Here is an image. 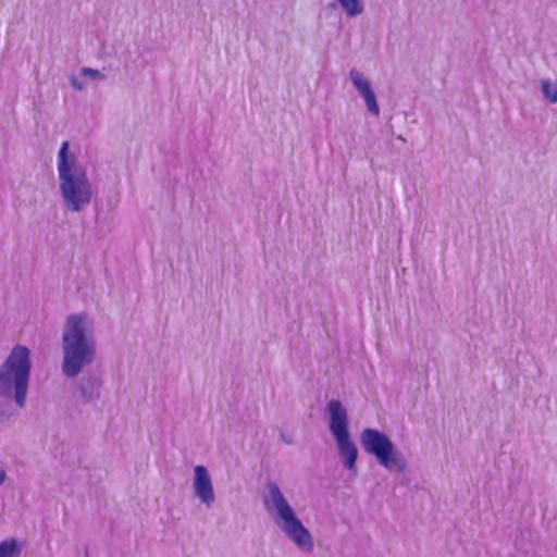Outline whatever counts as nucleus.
<instances>
[{
    "label": "nucleus",
    "instance_id": "f8f14e48",
    "mask_svg": "<svg viewBox=\"0 0 557 557\" xmlns=\"http://www.w3.org/2000/svg\"><path fill=\"white\" fill-rule=\"evenodd\" d=\"M83 74L84 75H90L92 78H100L101 77V74L97 70H91V69H88V67H85L83 70Z\"/></svg>",
    "mask_w": 557,
    "mask_h": 557
},
{
    "label": "nucleus",
    "instance_id": "7ed1b4c3",
    "mask_svg": "<svg viewBox=\"0 0 557 557\" xmlns=\"http://www.w3.org/2000/svg\"><path fill=\"white\" fill-rule=\"evenodd\" d=\"M30 372L29 351L24 346L13 348L5 363L0 369V394H9L15 388V401L23 407L26 398Z\"/></svg>",
    "mask_w": 557,
    "mask_h": 557
},
{
    "label": "nucleus",
    "instance_id": "39448f33",
    "mask_svg": "<svg viewBox=\"0 0 557 557\" xmlns=\"http://www.w3.org/2000/svg\"><path fill=\"white\" fill-rule=\"evenodd\" d=\"M271 496L273 503L275 504L278 516L284 521V529L287 535L302 550H312L313 543L310 533L296 518L293 509L287 504L277 486L271 488Z\"/></svg>",
    "mask_w": 557,
    "mask_h": 557
},
{
    "label": "nucleus",
    "instance_id": "f03ea898",
    "mask_svg": "<svg viewBox=\"0 0 557 557\" xmlns=\"http://www.w3.org/2000/svg\"><path fill=\"white\" fill-rule=\"evenodd\" d=\"M67 149L69 143L64 141L58 160L60 187L67 208L78 211L90 201L91 189L82 166L74 159L67 160Z\"/></svg>",
    "mask_w": 557,
    "mask_h": 557
},
{
    "label": "nucleus",
    "instance_id": "ddd939ff",
    "mask_svg": "<svg viewBox=\"0 0 557 557\" xmlns=\"http://www.w3.org/2000/svg\"><path fill=\"white\" fill-rule=\"evenodd\" d=\"M4 476H5L4 471H1V472H0V484L3 482Z\"/></svg>",
    "mask_w": 557,
    "mask_h": 557
},
{
    "label": "nucleus",
    "instance_id": "f257e3e1",
    "mask_svg": "<svg viewBox=\"0 0 557 557\" xmlns=\"http://www.w3.org/2000/svg\"><path fill=\"white\" fill-rule=\"evenodd\" d=\"M64 360L63 371L67 376H75L85 364L94 358V343L87 334L84 318L72 315L66 321L63 334Z\"/></svg>",
    "mask_w": 557,
    "mask_h": 557
},
{
    "label": "nucleus",
    "instance_id": "20e7f679",
    "mask_svg": "<svg viewBox=\"0 0 557 557\" xmlns=\"http://www.w3.org/2000/svg\"><path fill=\"white\" fill-rule=\"evenodd\" d=\"M330 410V429L337 441L338 449L344 458L345 466L349 470H355L357 460V448L349 440L347 428V414L338 400L329 403Z\"/></svg>",
    "mask_w": 557,
    "mask_h": 557
},
{
    "label": "nucleus",
    "instance_id": "0eeeda50",
    "mask_svg": "<svg viewBox=\"0 0 557 557\" xmlns=\"http://www.w3.org/2000/svg\"><path fill=\"white\" fill-rule=\"evenodd\" d=\"M195 492L198 497L210 505L214 499L213 488L211 484V479L207 472V469L203 466L195 467V481H194Z\"/></svg>",
    "mask_w": 557,
    "mask_h": 557
},
{
    "label": "nucleus",
    "instance_id": "6e6552de",
    "mask_svg": "<svg viewBox=\"0 0 557 557\" xmlns=\"http://www.w3.org/2000/svg\"><path fill=\"white\" fill-rule=\"evenodd\" d=\"M350 77H351V81H352L355 87L358 89L360 95L364 98L368 110L372 114L379 115V112H380L379 106L376 103L375 96H374L373 91L371 90L369 82L366 78H363L362 75L357 71H352L350 73Z\"/></svg>",
    "mask_w": 557,
    "mask_h": 557
},
{
    "label": "nucleus",
    "instance_id": "423d86ee",
    "mask_svg": "<svg viewBox=\"0 0 557 557\" xmlns=\"http://www.w3.org/2000/svg\"><path fill=\"white\" fill-rule=\"evenodd\" d=\"M361 443L364 450L374 455L384 468L399 471L404 469L401 458L394 451L392 442L383 433L373 429H364L361 433Z\"/></svg>",
    "mask_w": 557,
    "mask_h": 557
},
{
    "label": "nucleus",
    "instance_id": "9b49d317",
    "mask_svg": "<svg viewBox=\"0 0 557 557\" xmlns=\"http://www.w3.org/2000/svg\"><path fill=\"white\" fill-rule=\"evenodd\" d=\"M542 91L550 102L557 101V87L547 81L542 82Z\"/></svg>",
    "mask_w": 557,
    "mask_h": 557
},
{
    "label": "nucleus",
    "instance_id": "9d476101",
    "mask_svg": "<svg viewBox=\"0 0 557 557\" xmlns=\"http://www.w3.org/2000/svg\"><path fill=\"white\" fill-rule=\"evenodd\" d=\"M342 7L346 10L347 14L355 16L362 12V5L359 0H338Z\"/></svg>",
    "mask_w": 557,
    "mask_h": 557
},
{
    "label": "nucleus",
    "instance_id": "1a4fd4ad",
    "mask_svg": "<svg viewBox=\"0 0 557 557\" xmlns=\"http://www.w3.org/2000/svg\"><path fill=\"white\" fill-rule=\"evenodd\" d=\"M20 547L15 541H4L0 543V557H17Z\"/></svg>",
    "mask_w": 557,
    "mask_h": 557
}]
</instances>
